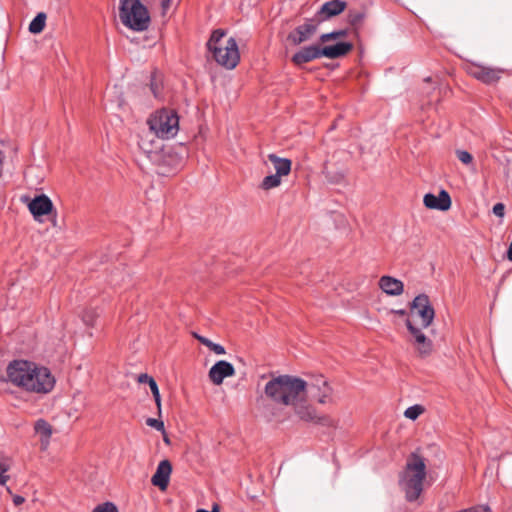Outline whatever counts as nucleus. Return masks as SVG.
Segmentation results:
<instances>
[{
    "instance_id": "obj_27",
    "label": "nucleus",
    "mask_w": 512,
    "mask_h": 512,
    "mask_svg": "<svg viewBox=\"0 0 512 512\" xmlns=\"http://www.w3.org/2000/svg\"><path fill=\"white\" fill-rule=\"evenodd\" d=\"M456 156L460 162L465 165H470L473 163V156L466 150H456Z\"/></svg>"
},
{
    "instance_id": "obj_31",
    "label": "nucleus",
    "mask_w": 512,
    "mask_h": 512,
    "mask_svg": "<svg viewBox=\"0 0 512 512\" xmlns=\"http://www.w3.org/2000/svg\"><path fill=\"white\" fill-rule=\"evenodd\" d=\"M146 424L149 427H152V428L156 429L157 431H161V432L165 431L164 423H163L162 420H159V419H156V418H148L146 420Z\"/></svg>"
},
{
    "instance_id": "obj_3",
    "label": "nucleus",
    "mask_w": 512,
    "mask_h": 512,
    "mask_svg": "<svg viewBox=\"0 0 512 512\" xmlns=\"http://www.w3.org/2000/svg\"><path fill=\"white\" fill-rule=\"evenodd\" d=\"M427 460L419 451L412 452L398 474V486L405 499L417 502L424 491L427 478Z\"/></svg>"
},
{
    "instance_id": "obj_16",
    "label": "nucleus",
    "mask_w": 512,
    "mask_h": 512,
    "mask_svg": "<svg viewBox=\"0 0 512 512\" xmlns=\"http://www.w3.org/2000/svg\"><path fill=\"white\" fill-rule=\"evenodd\" d=\"M346 3L342 0L325 2L316 14L317 22H323L344 11Z\"/></svg>"
},
{
    "instance_id": "obj_34",
    "label": "nucleus",
    "mask_w": 512,
    "mask_h": 512,
    "mask_svg": "<svg viewBox=\"0 0 512 512\" xmlns=\"http://www.w3.org/2000/svg\"><path fill=\"white\" fill-rule=\"evenodd\" d=\"M94 313L91 312V311H87L84 313L83 315V321L87 324V325H93V322H94Z\"/></svg>"
},
{
    "instance_id": "obj_40",
    "label": "nucleus",
    "mask_w": 512,
    "mask_h": 512,
    "mask_svg": "<svg viewBox=\"0 0 512 512\" xmlns=\"http://www.w3.org/2000/svg\"><path fill=\"white\" fill-rule=\"evenodd\" d=\"M393 314L399 315V316H406L407 311L405 309H393L391 310Z\"/></svg>"
},
{
    "instance_id": "obj_28",
    "label": "nucleus",
    "mask_w": 512,
    "mask_h": 512,
    "mask_svg": "<svg viewBox=\"0 0 512 512\" xmlns=\"http://www.w3.org/2000/svg\"><path fill=\"white\" fill-rule=\"evenodd\" d=\"M149 387H150V390H151L152 395L154 397V400H155V403L157 405L158 411L160 413L161 412V396H160L159 388H158V385H157L156 381H152V383H150Z\"/></svg>"
},
{
    "instance_id": "obj_20",
    "label": "nucleus",
    "mask_w": 512,
    "mask_h": 512,
    "mask_svg": "<svg viewBox=\"0 0 512 512\" xmlns=\"http://www.w3.org/2000/svg\"><path fill=\"white\" fill-rule=\"evenodd\" d=\"M268 159L273 164L275 174L279 177L286 176L291 171V161L287 158L278 157L275 154H269Z\"/></svg>"
},
{
    "instance_id": "obj_39",
    "label": "nucleus",
    "mask_w": 512,
    "mask_h": 512,
    "mask_svg": "<svg viewBox=\"0 0 512 512\" xmlns=\"http://www.w3.org/2000/svg\"><path fill=\"white\" fill-rule=\"evenodd\" d=\"M24 501H25L24 497H22V496H20V495H15V496H13V503H14L16 506L21 505Z\"/></svg>"
},
{
    "instance_id": "obj_4",
    "label": "nucleus",
    "mask_w": 512,
    "mask_h": 512,
    "mask_svg": "<svg viewBox=\"0 0 512 512\" xmlns=\"http://www.w3.org/2000/svg\"><path fill=\"white\" fill-rule=\"evenodd\" d=\"M225 36L224 30H214L207 42V48L219 65L233 69L240 60L238 45L235 38Z\"/></svg>"
},
{
    "instance_id": "obj_25",
    "label": "nucleus",
    "mask_w": 512,
    "mask_h": 512,
    "mask_svg": "<svg viewBox=\"0 0 512 512\" xmlns=\"http://www.w3.org/2000/svg\"><path fill=\"white\" fill-rule=\"evenodd\" d=\"M281 184V177L276 174L268 175L264 177L261 183V188L264 190H270L276 188Z\"/></svg>"
},
{
    "instance_id": "obj_11",
    "label": "nucleus",
    "mask_w": 512,
    "mask_h": 512,
    "mask_svg": "<svg viewBox=\"0 0 512 512\" xmlns=\"http://www.w3.org/2000/svg\"><path fill=\"white\" fill-rule=\"evenodd\" d=\"M406 326L414 338V344L416 345L419 354L421 356L429 355L432 351V341L425 336L421 328H417L413 325L410 318L406 319Z\"/></svg>"
},
{
    "instance_id": "obj_5",
    "label": "nucleus",
    "mask_w": 512,
    "mask_h": 512,
    "mask_svg": "<svg viewBox=\"0 0 512 512\" xmlns=\"http://www.w3.org/2000/svg\"><path fill=\"white\" fill-rule=\"evenodd\" d=\"M352 47V44L349 42H339L323 48L317 45H310L296 52L292 56V62L296 65H302L323 56L329 59H336L346 55Z\"/></svg>"
},
{
    "instance_id": "obj_7",
    "label": "nucleus",
    "mask_w": 512,
    "mask_h": 512,
    "mask_svg": "<svg viewBox=\"0 0 512 512\" xmlns=\"http://www.w3.org/2000/svg\"><path fill=\"white\" fill-rule=\"evenodd\" d=\"M149 130L158 139L174 138L179 131V117L174 110L161 109L154 112L147 120Z\"/></svg>"
},
{
    "instance_id": "obj_26",
    "label": "nucleus",
    "mask_w": 512,
    "mask_h": 512,
    "mask_svg": "<svg viewBox=\"0 0 512 512\" xmlns=\"http://www.w3.org/2000/svg\"><path fill=\"white\" fill-rule=\"evenodd\" d=\"M423 412V407L421 405H413L408 407L405 412L404 416L410 420H415L419 417V415Z\"/></svg>"
},
{
    "instance_id": "obj_9",
    "label": "nucleus",
    "mask_w": 512,
    "mask_h": 512,
    "mask_svg": "<svg viewBox=\"0 0 512 512\" xmlns=\"http://www.w3.org/2000/svg\"><path fill=\"white\" fill-rule=\"evenodd\" d=\"M504 72L505 69L503 68L484 66L480 64H472L468 68V73L471 76L488 85L498 82Z\"/></svg>"
},
{
    "instance_id": "obj_18",
    "label": "nucleus",
    "mask_w": 512,
    "mask_h": 512,
    "mask_svg": "<svg viewBox=\"0 0 512 512\" xmlns=\"http://www.w3.org/2000/svg\"><path fill=\"white\" fill-rule=\"evenodd\" d=\"M152 132L149 130L148 133H145L140 137L138 145L140 149L147 154L148 157H151L152 154H156L162 148V143Z\"/></svg>"
},
{
    "instance_id": "obj_23",
    "label": "nucleus",
    "mask_w": 512,
    "mask_h": 512,
    "mask_svg": "<svg viewBox=\"0 0 512 512\" xmlns=\"http://www.w3.org/2000/svg\"><path fill=\"white\" fill-rule=\"evenodd\" d=\"M193 336L204 346L208 347L212 352H214L217 355H224L226 353V350L224 346L218 343L212 342L207 337H204L202 335H199L197 333H193Z\"/></svg>"
},
{
    "instance_id": "obj_17",
    "label": "nucleus",
    "mask_w": 512,
    "mask_h": 512,
    "mask_svg": "<svg viewBox=\"0 0 512 512\" xmlns=\"http://www.w3.org/2000/svg\"><path fill=\"white\" fill-rule=\"evenodd\" d=\"M171 472V463L168 460H162L158 464L156 472L151 478L152 484L159 487L161 490L166 489L169 483Z\"/></svg>"
},
{
    "instance_id": "obj_35",
    "label": "nucleus",
    "mask_w": 512,
    "mask_h": 512,
    "mask_svg": "<svg viewBox=\"0 0 512 512\" xmlns=\"http://www.w3.org/2000/svg\"><path fill=\"white\" fill-rule=\"evenodd\" d=\"M364 15L362 13H355L353 15H350V23L352 25H356L360 23L363 20Z\"/></svg>"
},
{
    "instance_id": "obj_13",
    "label": "nucleus",
    "mask_w": 512,
    "mask_h": 512,
    "mask_svg": "<svg viewBox=\"0 0 512 512\" xmlns=\"http://www.w3.org/2000/svg\"><path fill=\"white\" fill-rule=\"evenodd\" d=\"M53 207V202L45 194L35 196L28 204V209L36 220L50 214Z\"/></svg>"
},
{
    "instance_id": "obj_6",
    "label": "nucleus",
    "mask_w": 512,
    "mask_h": 512,
    "mask_svg": "<svg viewBox=\"0 0 512 512\" xmlns=\"http://www.w3.org/2000/svg\"><path fill=\"white\" fill-rule=\"evenodd\" d=\"M121 22L134 31H144L150 23V16L140 0H121L119 8Z\"/></svg>"
},
{
    "instance_id": "obj_12",
    "label": "nucleus",
    "mask_w": 512,
    "mask_h": 512,
    "mask_svg": "<svg viewBox=\"0 0 512 512\" xmlns=\"http://www.w3.org/2000/svg\"><path fill=\"white\" fill-rule=\"evenodd\" d=\"M307 389L320 404L331 401L332 388L322 376L317 377L310 384L307 383Z\"/></svg>"
},
{
    "instance_id": "obj_15",
    "label": "nucleus",
    "mask_w": 512,
    "mask_h": 512,
    "mask_svg": "<svg viewBox=\"0 0 512 512\" xmlns=\"http://www.w3.org/2000/svg\"><path fill=\"white\" fill-rule=\"evenodd\" d=\"M423 202L427 208L439 211H446L451 207V197L446 190H441L438 195L425 194Z\"/></svg>"
},
{
    "instance_id": "obj_33",
    "label": "nucleus",
    "mask_w": 512,
    "mask_h": 512,
    "mask_svg": "<svg viewBox=\"0 0 512 512\" xmlns=\"http://www.w3.org/2000/svg\"><path fill=\"white\" fill-rule=\"evenodd\" d=\"M493 213L494 215H496L497 217H504V214H505V205L503 203H496L494 206H493Z\"/></svg>"
},
{
    "instance_id": "obj_43",
    "label": "nucleus",
    "mask_w": 512,
    "mask_h": 512,
    "mask_svg": "<svg viewBox=\"0 0 512 512\" xmlns=\"http://www.w3.org/2000/svg\"><path fill=\"white\" fill-rule=\"evenodd\" d=\"M168 5H169V0H166V1L163 2V6L164 7H167Z\"/></svg>"
},
{
    "instance_id": "obj_29",
    "label": "nucleus",
    "mask_w": 512,
    "mask_h": 512,
    "mask_svg": "<svg viewBox=\"0 0 512 512\" xmlns=\"http://www.w3.org/2000/svg\"><path fill=\"white\" fill-rule=\"evenodd\" d=\"M92 512H118L116 505L112 502H105L97 505Z\"/></svg>"
},
{
    "instance_id": "obj_42",
    "label": "nucleus",
    "mask_w": 512,
    "mask_h": 512,
    "mask_svg": "<svg viewBox=\"0 0 512 512\" xmlns=\"http://www.w3.org/2000/svg\"><path fill=\"white\" fill-rule=\"evenodd\" d=\"M507 258L512 261V241L507 251Z\"/></svg>"
},
{
    "instance_id": "obj_1",
    "label": "nucleus",
    "mask_w": 512,
    "mask_h": 512,
    "mask_svg": "<svg viewBox=\"0 0 512 512\" xmlns=\"http://www.w3.org/2000/svg\"><path fill=\"white\" fill-rule=\"evenodd\" d=\"M307 382L291 375H279L270 379L265 387V396L272 402L292 406L295 414L303 421L324 426H332L328 416H319L316 410L306 402Z\"/></svg>"
},
{
    "instance_id": "obj_41",
    "label": "nucleus",
    "mask_w": 512,
    "mask_h": 512,
    "mask_svg": "<svg viewBox=\"0 0 512 512\" xmlns=\"http://www.w3.org/2000/svg\"><path fill=\"white\" fill-rule=\"evenodd\" d=\"M196 512H220V509L217 504H214L211 511H208L206 509H197Z\"/></svg>"
},
{
    "instance_id": "obj_8",
    "label": "nucleus",
    "mask_w": 512,
    "mask_h": 512,
    "mask_svg": "<svg viewBox=\"0 0 512 512\" xmlns=\"http://www.w3.org/2000/svg\"><path fill=\"white\" fill-rule=\"evenodd\" d=\"M420 318L421 328H427L433 322L435 311L430 303L429 297L425 294L416 296L410 304L409 317Z\"/></svg>"
},
{
    "instance_id": "obj_44",
    "label": "nucleus",
    "mask_w": 512,
    "mask_h": 512,
    "mask_svg": "<svg viewBox=\"0 0 512 512\" xmlns=\"http://www.w3.org/2000/svg\"><path fill=\"white\" fill-rule=\"evenodd\" d=\"M6 490H7V492H8L9 494H12V491H11V489H10L9 487H7V488H6Z\"/></svg>"
},
{
    "instance_id": "obj_30",
    "label": "nucleus",
    "mask_w": 512,
    "mask_h": 512,
    "mask_svg": "<svg viewBox=\"0 0 512 512\" xmlns=\"http://www.w3.org/2000/svg\"><path fill=\"white\" fill-rule=\"evenodd\" d=\"M345 35H346V31L345 30H338V31H333V32H330V33L322 34L320 36V40H321V42H327L329 40L337 39V38L343 37Z\"/></svg>"
},
{
    "instance_id": "obj_36",
    "label": "nucleus",
    "mask_w": 512,
    "mask_h": 512,
    "mask_svg": "<svg viewBox=\"0 0 512 512\" xmlns=\"http://www.w3.org/2000/svg\"><path fill=\"white\" fill-rule=\"evenodd\" d=\"M152 381H155L154 378H152L148 374H140L138 377L139 383H147L149 386H150V383H152Z\"/></svg>"
},
{
    "instance_id": "obj_37",
    "label": "nucleus",
    "mask_w": 512,
    "mask_h": 512,
    "mask_svg": "<svg viewBox=\"0 0 512 512\" xmlns=\"http://www.w3.org/2000/svg\"><path fill=\"white\" fill-rule=\"evenodd\" d=\"M503 144L504 143H503L501 138H495V139L490 141L489 147H492V148L503 147Z\"/></svg>"
},
{
    "instance_id": "obj_24",
    "label": "nucleus",
    "mask_w": 512,
    "mask_h": 512,
    "mask_svg": "<svg viewBox=\"0 0 512 512\" xmlns=\"http://www.w3.org/2000/svg\"><path fill=\"white\" fill-rule=\"evenodd\" d=\"M46 14L43 12L38 13L29 24V31L32 34L41 33L45 27Z\"/></svg>"
},
{
    "instance_id": "obj_32",
    "label": "nucleus",
    "mask_w": 512,
    "mask_h": 512,
    "mask_svg": "<svg viewBox=\"0 0 512 512\" xmlns=\"http://www.w3.org/2000/svg\"><path fill=\"white\" fill-rule=\"evenodd\" d=\"M501 139L503 141V147L511 148L512 147V132L505 131L501 132Z\"/></svg>"
},
{
    "instance_id": "obj_21",
    "label": "nucleus",
    "mask_w": 512,
    "mask_h": 512,
    "mask_svg": "<svg viewBox=\"0 0 512 512\" xmlns=\"http://www.w3.org/2000/svg\"><path fill=\"white\" fill-rule=\"evenodd\" d=\"M34 428L36 433L40 435L42 448L46 449L49 445L50 437L52 435L51 425L44 419H39L36 421Z\"/></svg>"
},
{
    "instance_id": "obj_10",
    "label": "nucleus",
    "mask_w": 512,
    "mask_h": 512,
    "mask_svg": "<svg viewBox=\"0 0 512 512\" xmlns=\"http://www.w3.org/2000/svg\"><path fill=\"white\" fill-rule=\"evenodd\" d=\"M316 20H308L304 24L297 26L294 31L288 35V40L294 45H300L301 43L309 40L317 30L318 26Z\"/></svg>"
},
{
    "instance_id": "obj_2",
    "label": "nucleus",
    "mask_w": 512,
    "mask_h": 512,
    "mask_svg": "<svg viewBox=\"0 0 512 512\" xmlns=\"http://www.w3.org/2000/svg\"><path fill=\"white\" fill-rule=\"evenodd\" d=\"M7 379L27 392L49 393L55 385L50 370L27 360H14L6 368Z\"/></svg>"
},
{
    "instance_id": "obj_19",
    "label": "nucleus",
    "mask_w": 512,
    "mask_h": 512,
    "mask_svg": "<svg viewBox=\"0 0 512 512\" xmlns=\"http://www.w3.org/2000/svg\"><path fill=\"white\" fill-rule=\"evenodd\" d=\"M379 287L390 296L401 295L404 291L403 282L391 276H382L379 280Z\"/></svg>"
},
{
    "instance_id": "obj_14",
    "label": "nucleus",
    "mask_w": 512,
    "mask_h": 512,
    "mask_svg": "<svg viewBox=\"0 0 512 512\" xmlns=\"http://www.w3.org/2000/svg\"><path fill=\"white\" fill-rule=\"evenodd\" d=\"M235 369L234 366L225 360H220L216 362L209 370V378L211 382L215 385L222 384L223 380L227 377L234 376Z\"/></svg>"
},
{
    "instance_id": "obj_38",
    "label": "nucleus",
    "mask_w": 512,
    "mask_h": 512,
    "mask_svg": "<svg viewBox=\"0 0 512 512\" xmlns=\"http://www.w3.org/2000/svg\"><path fill=\"white\" fill-rule=\"evenodd\" d=\"M123 280H124V279H123V277L119 278V277H118V275L113 274V275L111 276L110 283H111L112 285L117 286V285H120V284H121V282H122Z\"/></svg>"
},
{
    "instance_id": "obj_22",
    "label": "nucleus",
    "mask_w": 512,
    "mask_h": 512,
    "mask_svg": "<svg viewBox=\"0 0 512 512\" xmlns=\"http://www.w3.org/2000/svg\"><path fill=\"white\" fill-rule=\"evenodd\" d=\"M12 466V459L0 452V485L4 486L10 479L7 474Z\"/></svg>"
}]
</instances>
